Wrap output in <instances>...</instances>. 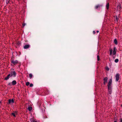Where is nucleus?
Returning a JSON list of instances; mask_svg holds the SVG:
<instances>
[{"label": "nucleus", "mask_w": 122, "mask_h": 122, "mask_svg": "<svg viewBox=\"0 0 122 122\" xmlns=\"http://www.w3.org/2000/svg\"><path fill=\"white\" fill-rule=\"evenodd\" d=\"M10 74L11 75V77H16V72L14 71H11Z\"/></svg>", "instance_id": "obj_1"}, {"label": "nucleus", "mask_w": 122, "mask_h": 122, "mask_svg": "<svg viewBox=\"0 0 122 122\" xmlns=\"http://www.w3.org/2000/svg\"><path fill=\"white\" fill-rule=\"evenodd\" d=\"M112 81V79H110L108 83L107 86L108 88H109V87H111V84Z\"/></svg>", "instance_id": "obj_2"}, {"label": "nucleus", "mask_w": 122, "mask_h": 122, "mask_svg": "<svg viewBox=\"0 0 122 122\" xmlns=\"http://www.w3.org/2000/svg\"><path fill=\"white\" fill-rule=\"evenodd\" d=\"M119 78V75L118 73H117L116 75V81H118Z\"/></svg>", "instance_id": "obj_3"}, {"label": "nucleus", "mask_w": 122, "mask_h": 122, "mask_svg": "<svg viewBox=\"0 0 122 122\" xmlns=\"http://www.w3.org/2000/svg\"><path fill=\"white\" fill-rule=\"evenodd\" d=\"M11 62L14 65L15 64H17L18 62V61L17 60H16L15 61H14L13 60H11Z\"/></svg>", "instance_id": "obj_4"}, {"label": "nucleus", "mask_w": 122, "mask_h": 122, "mask_svg": "<svg viewBox=\"0 0 122 122\" xmlns=\"http://www.w3.org/2000/svg\"><path fill=\"white\" fill-rule=\"evenodd\" d=\"M8 104H10L12 103H13L14 102V100L13 99L12 100L10 99L8 100Z\"/></svg>", "instance_id": "obj_5"}, {"label": "nucleus", "mask_w": 122, "mask_h": 122, "mask_svg": "<svg viewBox=\"0 0 122 122\" xmlns=\"http://www.w3.org/2000/svg\"><path fill=\"white\" fill-rule=\"evenodd\" d=\"M10 77H11V75L10 74H9L6 76L5 77V79L6 80H7Z\"/></svg>", "instance_id": "obj_6"}, {"label": "nucleus", "mask_w": 122, "mask_h": 122, "mask_svg": "<svg viewBox=\"0 0 122 122\" xmlns=\"http://www.w3.org/2000/svg\"><path fill=\"white\" fill-rule=\"evenodd\" d=\"M117 50L116 48L115 47H114L113 49V54L114 55H115L116 53V51Z\"/></svg>", "instance_id": "obj_7"}, {"label": "nucleus", "mask_w": 122, "mask_h": 122, "mask_svg": "<svg viewBox=\"0 0 122 122\" xmlns=\"http://www.w3.org/2000/svg\"><path fill=\"white\" fill-rule=\"evenodd\" d=\"M108 78L107 77H106L104 78L103 80L104 81V84L105 85L106 83L107 82Z\"/></svg>", "instance_id": "obj_8"}, {"label": "nucleus", "mask_w": 122, "mask_h": 122, "mask_svg": "<svg viewBox=\"0 0 122 122\" xmlns=\"http://www.w3.org/2000/svg\"><path fill=\"white\" fill-rule=\"evenodd\" d=\"M30 46L29 45H25L24 46V48L25 49H27L30 47Z\"/></svg>", "instance_id": "obj_9"}, {"label": "nucleus", "mask_w": 122, "mask_h": 122, "mask_svg": "<svg viewBox=\"0 0 122 122\" xmlns=\"http://www.w3.org/2000/svg\"><path fill=\"white\" fill-rule=\"evenodd\" d=\"M12 84L13 85H15L16 84V82L15 80H14L12 82Z\"/></svg>", "instance_id": "obj_10"}, {"label": "nucleus", "mask_w": 122, "mask_h": 122, "mask_svg": "<svg viewBox=\"0 0 122 122\" xmlns=\"http://www.w3.org/2000/svg\"><path fill=\"white\" fill-rule=\"evenodd\" d=\"M108 93L109 94H111L112 92L111 87H109L108 88Z\"/></svg>", "instance_id": "obj_11"}, {"label": "nucleus", "mask_w": 122, "mask_h": 122, "mask_svg": "<svg viewBox=\"0 0 122 122\" xmlns=\"http://www.w3.org/2000/svg\"><path fill=\"white\" fill-rule=\"evenodd\" d=\"M109 3H107L106 5V8L107 9V10L109 9Z\"/></svg>", "instance_id": "obj_12"}, {"label": "nucleus", "mask_w": 122, "mask_h": 122, "mask_svg": "<svg viewBox=\"0 0 122 122\" xmlns=\"http://www.w3.org/2000/svg\"><path fill=\"white\" fill-rule=\"evenodd\" d=\"M117 9L119 10H120L121 9V6L120 5H119L117 6Z\"/></svg>", "instance_id": "obj_13"}, {"label": "nucleus", "mask_w": 122, "mask_h": 122, "mask_svg": "<svg viewBox=\"0 0 122 122\" xmlns=\"http://www.w3.org/2000/svg\"><path fill=\"white\" fill-rule=\"evenodd\" d=\"M101 6V5H98L96 6L95 7V8L96 9H97V8H100Z\"/></svg>", "instance_id": "obj_14"}, {"label": "nucleus", "mask_w": 122, "mask_h": 122, "mask_svg": "<svg viewBox=\"0 0 122 122\" xmlns=\"http://www.w3.org/2000/svg\"><path fill=\"white\" fill-rule=\"evenodd\" d=\"M114 42L116 45H117L118 44L117 40L116 39H115L114 40Z\"/></svg>", "instance_id": "obj_15"}, {"label": "nucleus", "mask_w": 122, "mask_h": 122, "mask_svg": "<svg viewBox=\"0 0 122 122\" xmlns=\"http://www.w3.org/2000/svg\"><path fill=\"white\" fill-rule=\"evenodd\" d=\"M109 51H110V55H111L112 54V52L113 51L112 49L111 48H110L109 49Z\"/></svg>", "instance_id": "obj_16"}, {"label": "nucleus", "mask_w": 122, "mask_h": 122, "mask_svg": "<svg viewBox=\"0 0 122 122\" xmlns=\"http://www.w3.org/2000/svg\"><path fill=\"white\" fill-rule=\"evenodd\" d=\"M30 121L31 122H38L37 121L34 120L33 119H30Z\"/></svg>", "instance_id": "obj_17"}, {"label": "nucleus", "mask_w": 122, "mask_h": 122, "mask_svg": "<svg viewBox=\"0 0 122 122\" xmlns=\"http://www.w3.org/2000/svg\"><path fill=\"white\" fill-rule=\"evenodd\" d=\"M17 112H15V113H12L11 114V115H13L15 117L16 116L15 115V114H17Z\"/></svg>", "instance_id": "obj_18"}, {"label": "nucleus", "mask_w": 122, "mask_h": 122, "mask_svg": "<svg viewBox=\"0 0 122 122\" xmlns=\"http://www.w3.org/2000/svg\"><path fill=\"white\" fill-rule=\"evenodd\" d=\"M27 109L30 111H31L32 109V108L31 107H29Z\"/></svg>", "instance_id": "obj_19"}, {"label": "nucleus", "mask_w": 122, "mask_h": 122, "mask_svg": "<svg viewBox=\"0 0 122 122\" xmlns=\"http://www.w3.org/2000/svg\"><path fill=\"white\" fill-rule=\"evenodd\" d=\"M33 76L31 74H29V77L30 79H31L32 77Z\"/></svg>", "instance_id": "obj_20"}, {"label": "nucleus", "mask_w": 122, "mask_h": 122, "mask_svg": "<svg viewBox=\"0 0 122 122\" xmlns=\"http://www.w3.org/2000/svg\"><path fill=\"white\" fill-rule=\"evenodd\" d=\"M119 61V60L118 59H116L115 60V62L116 63H117Z\"/></svg>", "instance_id": "obj_21"}, {"label": "nucleus", "mask_w": 122, "mask_h": 122, "mask_svg": "<svg viewBox=\"0 0 122 122\" xmlns=\"http://www.w3.org/2000/svg\"><path fill=\"white\" fill-rule=\"evenodd\" d=\"M20 42H17L16 43V45H17V46H18L20 44Z\"/></svg>", "instance_id": "obj_22"}, {"label": "nucleus", "mask_w": 122, "mask_h": 122, "mask_svg": "<svg viewBox=\"0 0 122 122\" xmlns=\"http://www.w3.org/2000/svg\"><path fill=\"white\" fill-rule=\"evenodd\" d=\"M30 84V82H27L26 83V85L27 86H28Z\"/></svg>", "instance_id": "obj_23"}, {"label": "nucleus", "mask_w": 122, "mask_h": 122, "mask_svg": "<svg viewBox=\"0 0 122 122\" xmlns=\"http://www.w3.org/2000/svg\"><path fill=\"white\" fill-rule=\"evenodd\" d=\"M97 60L98 61H99L100 60L99 56L98 55L97 56Z\"/></svg>", "instance_id": "obj_24"}, {"label": "nucleus", "mask_w": 122, "mask_h": 122, "mask_svg": "<svg viewBox=\"0 0 122 122\" xmlns=\"http://www.w3.org/2000/svg\"><path fill=\"white\" fill-rule=\"evenodd\" d=\"M116 19L117 21H118L119 18L117 16H116Z\"/></svg>", "instance_id": "obj_25"}, {"label": "nucleus", "mask_w": 122, "mask_h": 122, "mask_svg": "<svg viewBox=\"0 0 122 122\" xmlns=\"http://www.w3.org/2000/svg\"><path fill=\"white\" fill-rule=\"evenodd\" d=\"M10 0H6V3L7 4H8L9 3Z\"/></svg>", "instance_id": "obj_26"}, {"label": "nucleus", "mask_w": 122, "mask_h": 122, "mask_svg": "<svg viewBox=\"0 0 122 122\" xmlns=\"http://www.w3.org/2000/svg\"><path fill=\"white\" fill-rule=\"evenodd\" d=\"M33 86V84L32 83H31L30 85V87H32Z\"/></svg>", "instance_id": "obj_27"}, {"label": "nucleus", "mask_w": 122, "mask_h": 122, "mask_svg": "<svg viewBox=\"0 0 122 122\" xmlns=\"http://www.w3.org/2000/svg\"><path fill=\"white\" fill-rule=\"evenodd\" d=\"M120 122H122V118H120Z\"/></svg>", "instance_id": "obj_28"}, {"label": "nucleus", "mask_w": 122, "mask_h": 122, "mask_svg": "<svg viewBox=\"0 0 122 122\" xmlns=\"http://www.w3.org/2000/svg\"><path fill=\"white\" fill-rule=\"evenodd\" d=\"M8 85L9 86H11V83L10 82H9L8 83Z\"/></svg>", "instance_id": "obj_29"}, {"label": "nucleus", "mask_w": 122, "mask_h": 122, "mask_svg": "<svg viewBox=\"0 0 122 122\" xmlns=\"http://www.w3.org/2000/svg\"><path fill=\"white\" fill-rule=\"evenodd\" d=\"M26 25V24L24 23L22 24V26L24 27V26Z\"/></svg>", "instance_id": "obj_30"}, {"label": "nucleus", "mask_w": 122, "mask_h": 122, "mask_svg": "<svg viewBox=\"0 0 122 122\" xmlns=\"http://www.w3.org/2000/svg\"><path fill=\"white\" fill-rule=\"evenodd\" d=\"M114 55V56H113V59H115V56H116V55Z\"/></svg>", "instance_id": "obj_31"}, {"label": "nucleus", "mask_w": 122, "mask_h": 122, "mask_svg": "<svg viewBox=\"0 0 122 122\" xmlns=\"http://www.w3.org/2000/svg\"><path fill=\"white\" fill-rule=\"evenodd\" d=\"M93 34H95V32L94 31H93Z\"/></svg>", "instance_id": "obj_32"}, {"label": "nucleus", "mask_w": 122, "mask_h": 122, "mask_svg": "<svg viewBox=\"0 0 122 122\" xmlns=\"http://www.w3.org/2000/svg\"><path fill=\"white\" fill-rule=\"evenodd\" d=\"M109 70V68H107V70L108 71Z\"/></svg>", "instance_id": "obj_33"}, {"label": "nucleus", "mask_w": 122, "mask_h": 122, "mask_svg": "<svg viewBox=\"0 0 122 122\" xmlns=\"http://www.w3.org/2000/svg\"><path fill=\"white\" fill-rule=\"evenodd\" d=\"M97 33H98V32H99V31H98V30H97Z\"/></svg>", "instance_id": "obj_34"}, {"label": "nucleus", "mask_w": 122, "mask_h": 122, "mask_svg": "<svg viewBox=\"0 0 122 122\" xmlns=\"http://www.w3.org/2000/svg\"><path fill=\"white\" fill-rule=\"evenodd\" d=\"M109 61H110V62H111V60L110 59H109Z\"/></svg>", "instance_id": "obj_35"}, {"label": "nucleus", "mask_w": 122, "mask_h": 122, "mask_svg": "<svg viewBox=\"0 0 122 122\" xmlns=\"http://www.w3.org/2000/svg\"><path fill=\"white\" fill-rule=\"evenodd\" d=\"M114 122H117L116 121H115Z\"/></svg>", "instance_id": "obj_36"}]
</instances>
